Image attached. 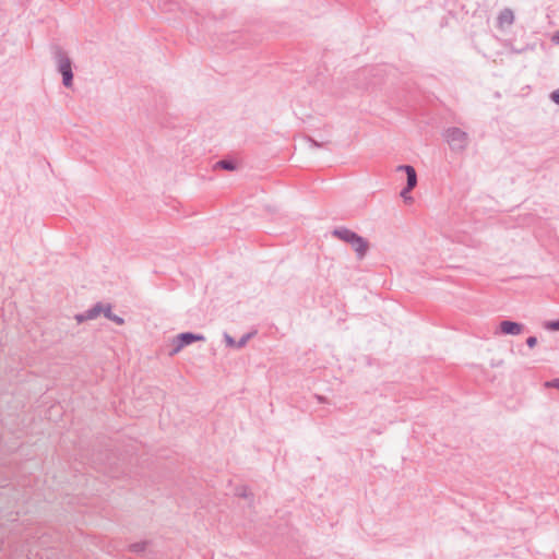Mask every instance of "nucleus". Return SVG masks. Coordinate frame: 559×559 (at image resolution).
<instances>
[{
	"label": "nucleus",
	"mask_w": 559,
	"mask_h": 559,
	"mask_svg": "<svg viewBox=\"0 0 559 559\" xmlns=\"http://www.w3.org/2000/svg\"><path fill=\"white\" fill-rule=\"evenodd\" d=\"M111 309H112V307L110 304H105V308L103 311L104 317L107 318L108 320L115 322L118 325L124 324V319L112 313Z\"/></svg>",
	"instance_id": "9b49d317"
},
{
	"label": "nucleus",
	"mask_w": 559,
	"mask_h": 559,
	"mask_svg": "<svg viewBox=\"0 0 559 559\" xmlns=\"http://www.w3.org/2000/svg\"><path fill=\"white\" fill-rule=\"evenodd\" d=\"M406 186L400 192V197L403 199L405 204H413L414 198L411 195L412 190H414L418 185V177H406Z\"/></svg>",
	"instance_id": "0eeeda50"
},
{
	"label": "nucleus",
	"mask_w": 559,
	"mask_h": 559,
	"mask_svg": "<svg viewBox=\"0 0 559 559\" xmlns=\"http://www.w3.org/2000/svg\"><path fill=\"white\" fill-rule=\"evenodd\" d=\"M544 328L548 331H559V320L546 321Z\"/></svg>",
	"instance_id": "4468645a"
},
{
	"label": "nucleus",
	"mask_w": 559,
	"mask_h": 559,
	"mask_svg": "<svg viewBox=\"0 0 559 559\" xmlns=\"http://www.w3.org/2000/svg\"><path fill=\"white\" fill-rule=\"evenodd\" d=\"M147 545H148V542H145V540L133 543L129 546V550L132 552H135V554H140V552L145 551Z\"/></svg>",
	"instance_id": "f8f14e48"
},
{
	"label": "nucleus",
	"mask_w": 559,
	"mask_h": 559,
	"mask_svg": "<svg viewBox=\"0 0 559 559\" xmlns=\"http://www.w3.org/2000/svg\"><path fill=\"white\" fill-rule=\"evenodd\" d=\"M525 325L511 320H502L495 330V335H519L523 333Z\"/></svg>",
	"instance_id": "39448f33"
},
{
	"label": "nucleus",
	"mask_w": 559,
	"mask_h": 559,
	"mask_svg": "<svg viewBox=\"0 0 559 559\" xmlns=\"http://www.w3.org/2000/svg\"><path fill=\"white\" fill-rule=\"evenodd\" d=\"M331 235L352 246L359 260L364 259L369 250V242L357 233L346 228L337 227L331 231Z\"/></svg>",
	"instance_id": "f257e3e1"
},
{
	"label": "nucleus",
	"mask_w": 559,
	"mask_h": 559,
	"mask_svg": "<svg viewBox=\"0 0 559 559\" xmlns=\"http://www.w3.org/2000/svg\"><path fill=\"white\" fill-rule=\"evenodd\" d=\"M514 22V14L511 9H503L497 17L498 27L503 28L506 25H511Z\"/></svg>",
	"instance_id": "1a4fd4ad"
},
{
	"label": "nucleus",
	"mask_w": 559,
	"mask_h": 559,
	"mask_svg": "<svg viewBox=\"0 0 559 559\" xmlns=\"http://www.w3.org/2000/svg\"><path fill=\"white\" fill-rule=\"evenodd\" d=\"M251 333H247L245 335H242L240 337V340H235L233 336H230L229 334L225 333L224 334V338H225V342H226V345L229 346V347H235V348H242L247 345L248 341L250 340L251 337Z\"/></svg>",
	"instance_id": "6e6552de"
},
{
	"label": "nucleus",
	"mask_w": 559,
	"mask_h": 559,
	"mask_svg": "<svg viewBox=\"0 0 559 559\" xmlns=\"http://www.w3.org/2000/svg\"><path fill=\"white\" fill-rule=\"evenodd\" d=\"M526 345L530 348H534L537 345V337L536 336H528L525 341Z\"/></svg>",
	"instance_id": "f3484780"
},
{
	"label": "nucleus",
	"mask_w": 559,
	"mask_h": 559,
	"mask_svg": "<svg viewBox=\"0 0 559 559\" xmlns=\"http://www.w3.org/2000/svg\"><path fill=\"white\" fill-rule=\"evenodd\" d=\"M204 340H205V337L202 334H195L192 332L180 333L173 340V348L169 352V356H175L183 347H186L194 342L204 341Z\"/></svg>",
	"instance_id": "20e7f679"
},
{
	"label": "nucleus",
	"mask_w": 559,
	"mask_h": 559,
	"mask_svg": "<svg viewBox=\"0 0 559 559\" xmlns=\"http://www.w3.org/2000/svg\"><path fill=\"white\" fill-rule=\"evenodd\" d=\"M52 53L53 59L57 62L58 71L62 74V84L66 87H71L73 84L71 59L69 58L68 53L58 45L53 46Z\"/></svg>",
	"instance_id": "f03ea898"
},
{
	"label": "nucleus",
	"mask_w": 559,
	"mask_h": 559,
	"mask_svg": "<svg viewBox=\"0 0 559 559\" xmlns=\"http://www.w3.org/2000/svg\"><path fill=\"white\" fill-rule=\"evenodd\" d=\"M550 99L559 105V88L555 90L554 92L550 93Z\"/></svg>",
	"instance_id": "a211bd4d"
},
{
	"label": "nucleus",
	"mask_w": 559,
	"mask_h": 559,
	"mask_svg": "<svg viewBox=\"0 0 559 559\" xmlns=\"http://www.w3.org/2000/svg\"><path fill=\"white\" fill-rule=\"evenodd\" d=\"M316 399L318 400V402L320 403H326V397L322 396V395H316Z\"/></svg>",
	"instance_id": "6ab92c4d"
},
{
	"label": "nucleus",
	"mask_w": 559,
	"mask_h": 559,
	"mask_svg": "<svg viewBox=\"0 0 559 559\" xmlns=\"http://www.w3.org/2000/svg\"><path fill=\"white\" fill-rule=\"evenodd\" d=\"M443 139L454 152L465 151L469 142L468 134L457 127L445 129L443 131Z\"/></svg>",
	"instance_id": "7ed1b4c3"
},
{
	"label": "nucleus",
	"mask_w": 559,
	"mask_h": 559,
	"mask_svg": "<svg viewBox=\"0 0 559 559\" xmlns=\"http://www.w3.org/2000/svg\"><path fill=\"white\" fill-rule=\"evenodd\" d=\"M552 41L559 44V31L554 35Z\"/></svg>",
	"instance_id": "aec40b11"
},
{
	"label": "nucleus",
	"mask_w": 559,
	"mask_h": 559,
	"mask_svg": "<svg viewBox=\"0 0 559 559\" xmlns=\"http://www.w3.org/2000/svg\"><path fill=\"white\" fill-rule=\"evenodd\" d=\"M105 308V304L96 302L92 308L87 309L82 313H78L74 316V319L78 323H83L88 320L96 319L100 313H103Z\"/></svg>",
	"instance_id": "423d86ee"
},
{
	"label": "nucleus",
	"mask_w": 559,
	"mask_h": 559,
	"mask_svg": "<svg viewBox=\"0 0 559 559\" xmlns=\"http://www.w3.org/2000/svg\"><path fill=\"white\" fill-rule=\"evenodd\" d=\"M544 385L546 388H554L559 390V378L546 381Z\"/></svg>",
	"instance_id": "dca6fc26"
},
{
	"label": "nucleus",
	"mask_w": 559,
	"mask_h": 559,
	"mask_svg": "<svg viewBox=\"0 0 559 559\" xmlns=\"http://www.w3.org/2000/svg\"><path fill=\"white\" fill-rule=\"evenodd\" d=\"M395 171H404L405 175H417L415 168L411 165H400L395 168Z\"/></svg>",
	"instance_id": "ddd939ff"
},
{
	"label": "nucleus",
	"mask_w": 559,
	"mask_h": 559,
	"mask_svg": "<svg viewBox=\"0 0 559 559\" xmlns=\"http://www.w3.org/2000/svg\"><path fill=\"white\" fill-rule=\"evenodd\" d=\"M236 496L241 497V498H248L250 496V493L248 492V488L243 486V487L237 488Z\"/></svg>",
	"instance_id": "2eb2a0df"
},
{
	"label": "nucleus",
	"mask_w": 559,
	"mask_h": 559,
	"mask_svg": "<svg viewBox=\"0 0 559 559\" xmlns=\"http://www.w3.org/2000/svg\"><path fill=\"white\" fill-rule=\"evenodd\" d=\"M223 169L227 171L238 170L237 162L234 159H222L213 165V170Z\"/></svg>",
	"instance_id": "9d476101"
}]
</instances>
